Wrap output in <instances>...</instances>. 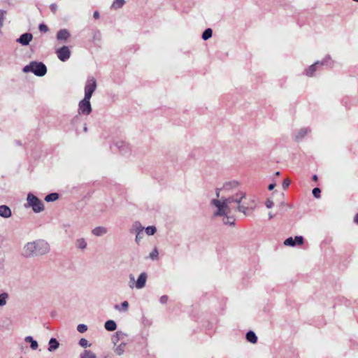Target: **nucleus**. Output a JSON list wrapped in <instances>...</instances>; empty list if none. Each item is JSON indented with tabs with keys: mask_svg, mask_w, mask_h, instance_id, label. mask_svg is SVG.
<instances>
[{
	"mask_svg": "<svg viewBox=\"0 0 358 358\" xmlns=\"http://www.w3.org/2000/svg\"><path fill=\"white\" fill-rule=\"evenodd\" d=\"M238 186L239 182L236 180L224 182L222 188H216L217 199L211 201V205L217 208L213 213V216L223 217L222 222L224 224H234L235 218L232 215L234 211L243 213L245 215H247L248 207L243 202L246 197L245 192L240 191L228 197L220 198L222 189L229 192L236 189Z\"/></svg>",
	"mask_w": 358,
	"mask_h": 358,
	"instance_id": "nucleus-1",
	"label": "nucleus"
},
{
	"mask_svg": "<svg viewBox=\"0 0 358 358\" xmlns=\"http://www.w3.org/2000/svg\"><path fill=\"white\" fill-rule=\"evenodd\" d=\"M50 251V244L43 239H38L27 243L22 250V255L25 258L41 257Z\"/></svg>",
	"mask_w": 358,
	"mask_h": 358,
	"instance_id": "nucleus-2",
	"label": "nucleus"
},
{
	"mask_svg": "<svg viewBox=\"0 0 358 358\" xmlns=\"http://www.w3.org/2000/svg\"><path fill=\"white\" fill-rule=\"evenodd\" d=\"M26 208H31L32 210L38 213L44 210V204L41 200L32 193H29L27 197Z\"/></svg>",
	"mask_w": 358,
	"mask_h": 358,
	"instance_id": "nucleus-3",
	"label": "nucleus"
},
{
	"mask_svg": "<svg viewBox=\"0 0 358 358\" xmlns=\"http://www.w3.org/2000/svg\"><path fill=\"white\" fill-rule=\"evenodd\" d=\"M24 72H33L37 76H43L47 72L45 65L42 62H32L24 67Z\"/></svg>",
	"mask_w": 358,
	"mask_h": 358,
	"instance_id": "nucleus-4",
	"label": "nucleus"
},
{
	"mask_svg": "<svg viewBox=\"0 0 358 358\" xmlns=\"http://www.w3.org/2000/svg\"><path fill=\"white\" fill-rule=\"evenodd\" d=\"M90 99L84 97L78 103V114L88 115L91 113L92 109L90 101Z\"/></svg>",
	"mask_w": 358,
	"mask_h": 358,
	"instance_id": "nucleus-5",
	"label": "nucleus"
},
{
	"mask_svg": "<svg viewBox=\"0 0 358 358\" xmlns=\"http://www.w3.org/2000/svg\"><path fill=\"white\" fill-rule=\"evenodd\" d=\"M96 88V81L94 77L89 78L85 86V97L91 99L93 92Z\"/></svg>",
	"mask_w": 358,
	"mask_h": 358,
	"instance_id": "nucleus-6",
	"label": "nucleus"
},
{
	"mask_svg": "<svg viewBox=\"0 0 358 358\" xmlns=\"http://www.w3.org/2000/svg\"><path fill=\"white\" fill-rule=\"evenodd\" d=\"M56 53L58 58L62 62L66 61L71 56V51L69 48L65 45L57 50Z\"/></svg>",
	"mask_w": 358,
	"mask_h": 358,
	"instance_id": "nucleus-7",
	"label": "nucleus"
},
{
	"mask_svg": "<svg viewBox=\"0 0 358 358\" xmlns=\"http://www.w3.org/2000/svg\"><path fill=\"white\" fill-rule=\"evenodd\" d=\"M330 59L329 57H326L323 59L322 62H315V64H312L311 66H309V68L307 69L306 71V75L308 76H313V73L314 72L316 71L317 69V66L318 65H329L331 66V63H329V60Z\"/></svg>",
	"mask_w": 358,
	"mask_h": 358,
	"instance_id": "nucleus-8",
	"label": "nucleus"
},
{
	"mask_svg": "<svg viewBox=\"0 0 358 358\" xmlns=\"http://www.w3.org/2000/svg\"><path fill=\"white\" fill-rule=\"evenodd\" d=\"M32 38L33 36L31 34L24 33L17 39V42L20 43L22 45H27L29 43V42L32 40Z\"/></svg>",
	"mask_w": 358,
	"mask_h": 358,
	"instance_id": "nucleus-9",
	"label": "nucleus"
},
{
	"mask_svg": "<svg viewBox=\"0 0 358 358\" xmlns=\"http://www.w3.org/2000/svg\"><path fill=\"white\" fill-rule=\"evenodd\" d=\"M147 273L145 272L141 273L136 282V287L137 289H142L145 286L146 280H147Z\"/></svg>",
	"mask_w": 358,
	"mask_h": 358,
	"instance_id": "nucleus-10",
	"label": "nucleus"
},
{
	"mask_svg": "<svg viewBox=\"0 0 358 358\" xmlns=\"http://www.w3.org/2000/svg\"><path fill=\"white\" fill-rule=\"evenodd\" d=\"M108 229L105 227H96L92 229V233L95 236H102L106 234Z\"/></svg>",
	"mask_w": 358,
	"mask_h": 358,
	"instance_id": "nucleus-11",
	"label": "nucleus"
},
{
	"mask_svg": "<svg viewBox=\"0 0 358 358\" xmlns=\"http://www.w3.org/2000/svg\"><path fill=\"white\" fill-rule=\"evenodd\" d=\"M0 216L8 218L11 216V210L5 205L0 206Z\"/></svg>",
	"mask_w": 358,
	"mask_h": 358,
	"instance_id": "nucleus-12",
	"label": "nucleus"
},
{
	"mask_svg": "<svg viewBox=\"0 0 358 358\" xmlns=\"http://www.w3.org/2000/svg\"><path fill=\"white\" fill-rule=\"evenodd\" d=\"M144 227L141 225L139 222H135L133 223L131 228L130 229V233H136L139 234L140 232H143Z\"/></svg>",
	"mask_w": 358,
	"mask_h": 358,
	"instance_id": "nucleus-13",
	"label": "nucleus"
},
{
	"mask_svg": "<svg viewBox=\"0 0 358 358\" xmlns=\"http://www.w3.org/2000/svg\"><path fill=\"white\" fill-rule=\"evenodd\" d=\"M69 36V32L66 29H61L57 32V38L61 41H66Z\"/></svg>",
	"mask_w": 358,
	"mask_h": 358,
	"instance_id": "nucleus-14",
	"label": "nucleus"
},
{
	"mask_svg": "<svg viewBox=\"0 0 358 358\" xmlns=\"http://www.w3.org/2000/svg\"><path fill=\"white\" fill-rule=\"evenodd\" d=\"M104 327L106 330L112 331L116 329L117 324L113 320H108L106 322Z\"/></svg>",
	"mask_w": 358,
	"mask_h": 358,
	"instance_id": "nucleus-15",
	"label": "nucleus"
},
{
	"mask_svg": "<svg viewBox=\"0 0 358 358\" xmlns=\"http://www.w3.org/2000/svg\"><path fill=\"white\" fill-rule=\"evenodd\" d=\"M59 345V342L55 338H50V340L49 341L48 350L50 352L55 350L56 349L58 348Z\"/></svg>",
	"mask_w": 358,
	"mask_h": 358,
	"instance_id": "nucleus-16",
	"label": "nucleus"
},
{
	"mask_svg": "<svg viewBox=\"0 0 358 358\" xmlns=\"http://www.w3.org/2000/svg\"><path fill=\"white\" fill-rule=\"evenodd\" d=\"M75 244H76V248L81 249V250H84L87 247V242H86L85 239L83 238L77 239Z\"/></svg>",
	"mask_w": 358,
	"mask_h": 358,
	"instance_id": "nucleus-17",
	"label": "nucleus"
},
{
	"mask_svg": "<svg viewBox=\"0 0 358 358\" xmlns=\"http://www.w3.org/2000/svg\"><path fill=\"white\" fill-rule=\"evenodd\" d=\"M114 308L117 310L127 312L129 308V303L127 301H124L121 303L120 306L119 305H115Z\"/></svg>",
	"mask_w": 358,
	"mask_h": 358,
	"instance_id": "nucleus-18",
	"label": "nucleus"
},
{
	"mask_svg": "<svg viewBox=\"0 0 358 358\" xmlns=\"http://www.w3.org/2000/svg\"><path fill=\"white\" fill-rule=\"evenodd\" d=\"M246 338L249 342L252 343H256L257 341V336L252 331H250L246 334Z\"/></svg>",
	"mask_w": 358,
	"mask_h": 358,
	"instance_id": "nucleus-19",
	"label": "nucleus"
},
{
	"mask_svg": "<svg viewBox=\"0 0 358 358\" xmlns=\"http://www.w3.org/2000/svg\"><path fill=\"white\" fill-rule=\"evenodd\" d=\"M126 343L124 342H122L120 345H118L114 350L115 352L117 355H122L125 349Z\"/></svg>",
	"mask_w": 358,
	"mask_h": 358,
	"instance_id": "nucleus-20",
	"label": "nucleus"
},
{
	"mask_svg": "<svg viewBox=\"0 0 358 358\" xmlns=\"http://www.w3.org/2000/svg\"><path fill=\"white\" fill-rule=\"evenodd\" d=\"M59 198V194L57 193H51L45 196V201L47 202L55 201Z\"/></svg>",
	"mask_w": 358,
	"mask_h": 358,
	"instance_id": "nucleus-21",
	"label": "nucleus"
},
{
	"mask_svg": "<svg viewBox=\"0 0 358 358\" xmlns=\"http://www.w3.org/2000/svg\"><path fill=\"white\" fill-rule=\"evenodd\" d=\"M80 358H96V355L90 350H85L80 355Z\"/></svg>",
	"mask_w": 358,
	"mask_h": 358,
	"instance_id": "nucleus-22",
	"label": "nucleus"
},
{
	"mask_svg": "<svg viewBox=\"0 0 358 358\" xmlns=\"http://www.w3.org/2000/svg\"><path fill=\"white\" fill-rule=\"evenodd\" d=\"M24 340L26 342H29L31 343V348L32 350L37 349L38 346V343L36 341H34L31 336H27Z\"/></svg>",
	"mask_w": 358,
	"mask_h": 358,
	"instance_id": "nucleus-23",
	"label": "nucleus"
},
{
	"mask_svg": "<svg viewBox=\"0 0 358 358\" xmlns=\"http://www.w3.org/2000/svg\"><path fill=\"white\" fill-rule=\"evenodd\" d=\"M124 0H115L112 4V8L114 9L120 8L124 6Z\"/></svg>",
	"mask_w": 358,
	"mask_h": 358,
	"instance_id": "nucleus-24",
	"label": "nucleus"
},
{
	"mask_svg": "<svg viewBox=\"0 0 358 358\" xmlns=\"http://www.w3.org/2000/svg\"><path fill=\"white\" fill-rule=\"evenodd\" d=\"M212 34H213V31L210 28H208L206 29L203 34H202V38L204 40V41H206L208 40V38H210L211 36H212Z\"/></svg>",
	"mask_w": 358,
	"mask_h": 358,
	"instance_id": "nucleus-25",
	"label": "nucleus"
},
{
	"mask_svg": "<svg viewBox=\"0 0 358 358\" xmlns=\"http://www.w3.org/2000/svg\"><path fill=\"white\" fill-rule=\"evenodd\" d=\"M308 131H309L308 129L306 128H303V129H300L298 134L296 136V138L297 140L301 139L308 133Z\"/></svg>",
	"mask_w": 358,
	"mask_h": 358,
	"instance_id": "nucleus-26",
	"label": "nucleus"
},
{
	"mask_svg": "<svg viewBox=\"0 0 358 358\" xmlns=\"http://www.w3.org/2000/svg\"><path fill=\"white\" fill-rule=\"evenodd\" d=\"M8 295L7 293H2L0 294V306H3L6 304V299Z\"/></svg>",
	"mask_w": 358,
	"mask_h": 358,
	"instance_id": "nucleus-27",
	"label": "nucleus"
},
{
	"mask_svg": "<svg viewBox=\"0 0 358 358\" xmlns=\"http://www.w3.org/2000/svg\"><path fill=\"white\" fill-rule=\"evenodd\" d=\"M124 334L121 331H117L116 335L112 338L113 343L116 345L117 342L123 337Z\"/></svg>",
	"mask_w": 358,
	"mask_h": 358,
	"instance_id": "nucleus-28",
	"label": "nucleus"
},
{
	"mask_svg": "<svg viewBox=\"0 0 358 358\" xmlns=\"http://www.w3.org/2000/svg\"><path fill=\"white\" fill-rule=\"evenodd\" d=\"M145 230L146 234L149 236L155 234V233L157 231L156 227L154 226H149V227H146L145 229Z\"/></svg>",
	"mask_w": 358,
	"mask_h": 358,
	"instance_id": "nucleus-29",
	"label": "nucleus"
},
{
	"mask_svg": "<svg viewBox=\"0 0 358 358\" xmlns=\"http://www.w3.org/2000/svg\"><path fill=\"white\" fill-rule=\"evenodd\" d=\"M284 244L287 246L293 247L296 245V242L292 237H289L285 241Z\"/></svg>",
	"mask_w": 358,
	"mask_h": 358,
	"instance_id": "nucleus-30",
	"label": "nucleus"
},
{
	"mask_svg": "<svg viewBox=\"0 0 358 358\" xmlns=\"http://www.w3.org/2000/svg\"><path fill=\"white\" fill-rule=\"evenodd\" d=\"M77 330L80 333H84L87 330V325H85L84 324H80L78 325Z\"/></svg>",
	"mask_w": 358,
	"mask_h": 358,
	"instance_id": "nucleus-31",
	"label": "nucleus"
},
{
	"mask_svg": "<svg viewBox=\"0 0 358 358\" xmlns=\"http://www.w3.org/2000/svg\"><path fill=\"white\" fill-rule=\"evenodd\" d=\"M79 344L83 348H87L91 345V344H90L87 340H86L85 338H81L79 341Z\"/></svg>",
	"mask_w": 358,
	"mask_h": 358,
	"instance_id": "nucleus-32",
	"label": "nucleus"
},
{
	"mask_svg": "<svg viewBox=\"0 0 358 358\" xmlns=\"http://www.w3.org/2000/svg\"><path fill=\"white\" fill-rule=\"evenodd\" d=\"M320 193L321 190L318 187H315L313 189V194L315 198H320Z\"/></svg>",
	"mask_w": 358,
	"mask_h": 358,
	"instance_id": "nucleus-33",
	"label": "nucleus"
},
{
	"mask_svg": "<svg viewBox=\"0 0 358 358\" xmlns=\"http://www.w3.org/2000/svg\"><path fill=\"white\" fill-rule=\"evenodd\" d=\"M294 240L296 242V245H301L303 243V238L301 236H295Z\"/></svg>",
	"mask_w": 358,
	"mask_h": 358,
	"instance_id": "nucleus-34",
	"label": "nucleus"
},
{
	"mask_svg": "<svg viewBox=\"0 0 358 358\" xmlns=\"http://www.w3.org/2000/svg\"><path fill=\"white\" fill-rule=\"evenodd\" d=\"M143 238V232H140L139 234H136V242L137 244L140 243L141 240Z\"/></svg>",
	"mask_w": 358,
	"mask_h": 358,
	"instance_id": "nucleus-35",
	"label": "nucleus"
},
{
	"mask_svg": "<svg viewBox=\"0 0 358 358\" xmlns=\"http://www.w3.org/2000/svg\"><path fill=\"white\" fill-rule=\"evenodd\" d=\"M158 256V251L155 248L152 250V252L150 254V257L152 259H157Z\"/></svg>",
	"mask_w": 358,
	"mask_h": 358,
	"instance_id": "nucleus-36",
	"label": "nucleus"
},
{
	"mask_svg": "<svg viewBox=\"0 0 358 358\" xmlns=\"http://www.w3.org/2000/svg\"><path fill=\"white\" fill-rule=\"evenodd\" d=\"M5 12L3 10H0V28L3 26V20H4Z\"/></svg>",
	"mask_w": 358,
	"mask_h": 358,
	"instance_id": "nucleus-37",
	"label": "nucleus"
},
{
	"mask_svg": "<svg viewBox=\"0 0 358 358\" xmlns=\"http://www.w3.org/2000/svg\"><path fill=\"white\" fill-rule=\"evenodd\" d=\"M265 204H266V206L268 208H272V207H273V204H274V203H273V201L271 199H268L266 201Z\"/></svg>",
	"mask_w": 358,
	"mask_h": 358,
	"instance_id": "nucleus-38",
	"label": "nucleus"
},
{
	"mask_svg": "<svg viewBox=\"0 0 358 358\" xmlns=\"http://www.w3.org/2000/svg\"><path fill=\"white\" fill-rule=\"evenodd\" d=\"M38 28L41 31L47 32L48 31V27L44 24H41Z\"/></svg>",
	"mask_w": 358,
	"mask_h": 358,
	"instance_id": "nucleus-39",
	"label": "nucleus"
},
{
	"mask_svg": "<svg viewBox=\"0 0 358 358\" xmlns=\"http://www.w3.org/2000/svg\"><path fill=\"white\" fill-rule=\"evenodd\" d=\"M290 185V180H288V179H285L283 180V182H282V187L284 189H287L289 185Z\"/></svg>",
	"mask_w": 358,
	"mask_h": 358,
	"instance_id": "nucleus-40",
	"label": "nucleus"
},
{
	"mask_svg": "<svg viewBox=\"0 0 358 358\" xmlns=\"http://www.w3.org/2000/svg\"><path fill=\"white\" fill-rule=\"evenodd\" d=\"M159 301L161 303L165 304L168 301V296L166 295H163L160 297Z\"/></svg>",
	"mask_w": 358,
	"mask_h": 358,
	"instance_id": "nucleus-41",
	"label": "nucleus"
},
{
	"mask_svg": "<svg viewBox=\"0 0 358 358\" xmlns=\"http://www.w3.org/2000/svg\"><path fill=\"white\" fill-rule=\"evenodd\" d=\"M57 6L56 4L55 3H52L50 5V9L53 12V13H55V11L57 10Z\"/></svg>",
	"mask_w": 358,
	"mask_h": 358,
	"instance_id": "nucleus-42",
	"label": "nucleus"
},
{
	"mask_svg": "<svg viewBox=\"0 0 358 358\" xmlns=\"http://www.w3.org/2000/svg\"><path fill=\"white\" fill-rule=\"evenodd\" d=\"M275 187V184L272 183L268 185V190H272L274 189Z\"/></svg>",
	"mask_w": 358,
	"mask_h": 358,
	"instance_id": "nucleus-43",
	"label": "nucleus"
},
{
	"mask_svg": "<svg viewBox=\"0 0 358 358\" xmlns=\"http://www.w3.org/2000/svg\"><path fill=\"white\" fill-rule=\"evenodd\" d=\"M93 16L95 19H98L99 17V13L98 11H95L93 14Z\"/></svg>",
	"mask_w": 358,
	"mask_h": 358,
	"instance_id": "nucleus-44",
	"label": "nucleus"
},
{
	"mask_svg": "<svg viewBox=\"0 0 358 358\" xmlns=\"http://www.w3.org/2000/svg\"><path fill=\"white\" fill-rule=\"evenodd\" d=\"M354 222L358 224V213L355 216Z\"/></svg>",
	"mask_w": 358,
	"mask_h": 358,
	"instance_id": "nucleus-45",
	"label": "nucleus"
},
{
	"mask_svg": "<svg viewBox=\"0 0 358 358\" xmlns=\"http://www.w3.org/2000/svg\"><path fill=\"white\" fill-rule=\"evenodd\" d=\"M317 179H318V178H317V175H314V176H313V180L314 181H317Z\"/></svg>",
	"mask_w": 358,
	"mask_h": 358,
	"instance_id": "nucleus-46",
	"label": "nucleus"
},
{
	"mask_svg": "<svg viewBox=\"0 0 358 358\" xmlns=\"http://www.w3.org/2000/svg\"><path fill=\"white\" fill-rule=\"evenodd\" d=\"M273 217V214H272V213H268V218H269V219H272Z\"/></svg>",
	"mask_w": 358,
	"mask_h": 358,
	"instance_id": "nucleus-47",
	"label": "nucleus"
},
{
	"mask_svg": "<svg viewBox=\"0 0 358 358\" xmlns=\"http://www.w3.org/2000/svg\"><path fill=\"white\" fill-rule=\"evenodd\" d=\"M130 279L131 281H134V277L132 275H130Z\"/></svg>",
	"mask_w": 358,
	"mask_h": 358,
	"instance_id": "nucleus-48",
	"label": "nucleus"
},
{
	"mask_svg": "<svg viewBox=\"0 0 358 358\" xmlns=\"http://www.w3.org/2000/svg\"><path fill=\"white\" fill-rule=\"evenodd\" d=\"M279 175H280V172L279 171L275 172V176H279Z\"/></svg>",
	"mask_w": 358,
	"mask_h": 358,
	"instance_id": "nucleus-49",
	"label": "nucleus"
},
{
	"mask_svg": "<svg viewBox=\"0 0 358 358\" xmlns=\"http://www.w3.org/2000/svg\"><path fill=\"white\" fill-rule=\"evenodd\" d=\"M87 127H85V128H84V131H87Z\"/></svg>",
	"mask_w": 358,
	"mask_h": 358,
	"instance_id": "nucleus-50",
	"label": "nucleus"
},
{
	"mask_svg": "<svg viewBox=\"0 0 358 358\" xmlns=\"http://www.w3.org/2000/svg\"><path fill=\"white\" fill-rule=\"evenodd\" d=\"M120 152H122V154H125V152H124L122 150H120Z\"/></svg>",
	"mask_w": 358,
	"mask_h": 358,
	"instance_id": "nucleus-51",
	"label": "nucleus"
},
{
	"mask_svg": "<svg viewBox=\"0 0 358 358\" xmlns=\"http://www.w3.org/2000/svg\"><path fill=\"white\" fill-rule=\"evenodd\" d=\"M105 358H106V357H105Z\"/></svg>",
	"mask_w": 358,
	"mask_h": 358,
	"instance_id": "nucleus-52",
	"label": "nucleus"
}]
</instances>
